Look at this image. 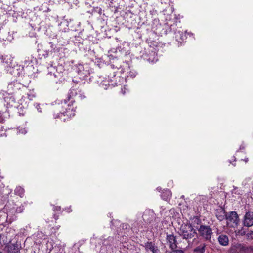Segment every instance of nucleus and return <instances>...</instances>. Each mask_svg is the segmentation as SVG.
Returning a JSON list of instances; mask_svg holds the SVG:
<instances>
[{
	"label": "nucleus",
	"instance_id": "1",
	"mask_svg": "<svg viewBox=\"0 0 253 253\" xmlns=\"http://www.w3.org/2000/svg\"><path fill=\"white\" fill-rule=\"evenodd\" d=\"M114 73H115V72H113V75L110 74L108 78L100 77L97 81L99 86L104 89H107L110 86L114 87L120 85V83L124 81L126 77L117 76L115 77L116 75L114 74Z\"/></svg>",
	"mask_w": 253,
	"mask_h": 253
},
{
	"label": "nucleus",
	"instance_id": "2",
	"mask_svg": "<svg viewBox=\"0 0 253 253\" xmlns=\"http://www.w3.org/2000/svg\"><path fill=\"white\" fill-rule=\"evenodd\" d=\"M0 63L14 75H20L23 69L20 66L13 62V58L11 55L0 56Z\"/></svg>",
	"mask_w": 253,
	"mask_h": 253
},
{
	"label": "nucleus",
	"instance_id": "3",
	"mask_svg": "<svg viewBox=\"0 0 253 253\" xmlns=\"http://www.w3.org/2000/svg\"><path fill=\"white\" fill-rule=\"evenodd\" d=\"M48 69V73L47 75L48 79L56 82L62 80L63 73L61 71L62 70L61 66H58L57 68H55L54 66H50Z\"/></svg>",
	"mask_w": 253,
	"mask_h": 253
},
{
	"label": "nucleus",
	"instance_id": "4",
	"mask_svg": "<svg viewBox=\"0 0 253 253\" xmlns=\"http://www.w3.org/2000/svg\"><path fill=\"white\" fill-rule=\"evenodd\" d=\"M196 234L195 230L190 224L182 225L180 229V234L183 239H190Z\"/></svg>",
	"mask_w": 253,
	"mask_h": 253
},
{
	"label": "nucleus",
	"instance_id": "5",
	"mask_svg": "<svg viewBox=\"0 0 253 253\" xmlns=\"http://www.w3.org/2000/svg\"><path fill=\"white\" fill-rule=\"evenodd\" d=\"M74 70L78 74L79 78L83 80L90 74L89 67L87 64H77L74 65Z\"/></svg>",
	"mask_w": 253,
	"mask_h": 253
},
{
	"label": "nucleus",
	"instance_id": "6",
	"mask_svg": "<svg viewBox=\"0 0 253 253\" xmlns=\"http://www.w3.org/2000/svg\"><path fill=\"white\" fill-rule=\"evenodd\" d=\"M198 233L205 240L210 241L213 234L212 229L210 226L201 225L197 228Z\"/></svg>",
	"mask_w": 253,
	"mask_h": 253
},
{
	"label": "nucleus",
	"instance_id": "7",
	"mask_svg": "<svg viewBox=\"0 0 253 253\" xmlns=\"http://www.w3.org/2000/svg\"><path fill=\"white\" fill-rule=\"evenodd\" d=\"M227 224L231 227H236L239 223V217L235 211H232L226 217Z\"/></svg>",
	"mask_w": 253,
	"mask_h": 253
},
{
	"label": "nucleus",
	"instance_id": "8",
	"mask_svg": "<svg viewBox=\"0 0 253 253\" xmlns=\"http://www.w3.org/2000/svg\"><path fill=\"white\" fill-rule=\"evenodd\" d=\"M62 108L65 109V111L62 110L60 111V114L61 115H63L64 116H67L68 117L71 118L75 115V110L72 106L67 104L65 102L64 105L62 106Z\"/></svg>",
	"mask_w": 253,
	"mask_h": 253
},
{
	"label": "nucleus",
	"instance_id": "9",
	"mask_svg": "<svg viewBox=\"0 0 253 253\" xmlns=\"http://www.w3.org/2000/svg\"><path fill=\"white\" fill-rule=\"evenodd\" d=\"M68 96L70 99L73 98L74 97H76L78 99L80 100H82L85 98V96L84 92L75 88H72L70 90Z\"/></svg>",
	"mask_w": 253,
	"mask_h": 253
},
{
	"label": "nucleus",
	"instance_id": "10",
	"mask_svg": "<svg viewBox=\"0 0 253 253\" xmlns=\"http://www.w3.org/2000/svg\"><path fill=\"white\" fill-rule=\"evenodd\" d=\"M20 248V243L16 242L15 243H9L7 246V251L8 253H19Z\"/></svg>",
	"mask_w": 253,
	"mask_h": 253
},
{
	"label": "nucleus",
	"instance_id": "11",
	"mask_svg": "<svg viewBox=\"0 0 253 253\" xmlns=\"http://www.w3.org/2000/svg\"><path fill=\"white\" fill-rule=\"evenodd\" d=\"M244 224L247 227L253 225V212L249 211L244 216Z\"/></svg>",
	"mask_w": 253,
	"mask_h": 253
},
{
	"label": "nucleus",
	"instance_id": "12",
	"mask_svg": "<svg viewBox=\"0 0 253 253\" xmlns=\"http://www.w3.org/2000/svg\"><path fill=\"white\" fill-rule=\"evenodd\" d=\"M4 100L6 103L5 105H6L7 107H16L15 99L12 95L6 94V95L4 97Z\"/></svg>",
	"mask_w": 253,
	"mask_h": 253
},
{
	"label": "nucleus",
	"instance_id": "13",
	"mask_svg": "<svg viewBox=\"0 0 253 253\" xmlns=\"http://www.w3.org/2000/svg\"><path fill=\"white\" fill-rule=\"evenodd\" d=\"M20 84L17 82H13L9 83L7 86V91L8 92L6 94H11L17 89Z\"/></svg>",
	"mask_w": 253,
	"mask_h": 253
},
{
	"label": "nucleus",
	"instance_id": "14",
	"mask_svg": "<svg viewBox=\"0 0 253 253\" xmlns=\"http://www.w3.org/2000/svg\"><path fill=\"white\" fill-rule=\"evenodd\" d=\"M167 240L168 244H169L171 249H173L176 248L177 246L176 241L175 237L173 235H168L167 236Z\"/></svg>",
	"mask_w": 253,
	"mask_h": 253
},
{
	"label": "nucleus",
	"instance_id": "15",
	"mask_svg": "<svg viewBox=\"0 0 253 253\" xmlns=\"http://www.w3.org/2000/svg\"><path fill=\"white\" fill-rule=\"evenodd\" d=\"M145 247L147 252L150 251L153 253H159V249L152 242L146 243Z\"/></svg>",
	"mask_w": 253,
	"mask_h": 253
},
{
	"label": "nucleus",
	"instance_id": "16",
	"mask_svg": "<svg viewBox=\"0 0 253 253\" xmlns=\"http://www.w3.org/2000/svg\"><path fill=\"white\" fill-rule=\"evenodd\" d=\"M176 40L179 42H184L187 38L185 32L178 31L175 32Z\"/></svg>",
	"mask_w": 253,
	"mask_h": 253
},
{
	"label": "nucleus",
	"instance_id": "17",
	"mask_svg": "<svg viewBox=\"0 0 253 253\" xmlns=\"http://www.w3.org/2000/svg\"><path fill=\"white\" fill-rule=\"evenodd\" d=\"M219 244L222 246H225L229 243V239L227 236L225 235H221L218 238Z\"/></svg>",
	"mask_w": 253,
	"mask_h": 253
},
{
	"label": "nucleus",
	"instance_id": "18",
	"mask_svg": "<svg viewBox=\"0 0 253 253\" xmlns=\"http://www.w3.org/2000/svg\"><path fill=\"white\" fill-rule=\"evenodd\" d=\"M173 12V8L169 7L164 11V14L166 16V20L169 21L172 19V13Z\"/></svg>",
	"mask_w": 253,
	"mask_h": 253
},
{
	"label": "nucleus",
	"instance_id": "19",
	"mask_svg": "<svg viewBox=\"0 0 253 253\" xmlns=\"http://www.w3.org/2000/svg\"><path fill=\"white\" fill-rule=\"evenodd\" d=\"M206 244L202 243L196 247L193 251L196 253H204L205 252Z\"/></svg>",
	"mask_w": 253,
	"mask_h": 253
},
{
	"label": "nucleus",
	"instance_id": "20",
	"mask_svg": "<svg viewBox=\"0 0 253 253\" xmlns=\"http://www.w3.org/2000/svg\"><path fill=\"white\" fill-rule=\"evenodd\" d=\"M171 196V193L170 191L169 190H165L161 194V197L163 199L165 200H167L170 198Z\"/></svg>",
	"mask_w": 253,
	"mask_h": 253
},
{
	"label": "nucleus",
	"instance_id": "21",
	"mask_svg": "<svg viewBox=\"0 0 253 253\" xmlns=\"http://www.w3.org/2000/svg\"><path fill=\"white\" fill-rule=\"evenodd\" d=\"M24 189L20 186L17 187L15 189V194L21 197H23L24 195Z\"/></svg>",
	"mask_w": 253,
	"mask_h": 253
},
{
	"label": "nucleus",
	"instance_id": "22",
	"mask_svg": "<svg viewBox=\"0 0 253 253\" xmlns=\"http://www.w3.org/2000/svg\"><path fill=\"white\" fill-rule=\"evenodd\" d=\"M157 58L155 56V52L154 51H152L150 54L149 57L147 59V60L151 63H154L157 61Z\"/></svg>",
	"mask_w": 253,
	"mask_h": 253
},
{
	"label": "nucleus",
	"instance_id": "23",
	"mask_svg": "<svg viewBox=\"0 0 253 253\" xmlns=\"http://www.w3.org/2000/svg\"><path fill=\"white\" fill-rule=\"evenodd\" d=\"M118 70H119L120 73L122 74L128 71V66L126 63H125L122 66H121L120 68H118Z\"/></svg>",
	"mask_w": 253,
	"mask_h": 253
},
{
	"label": "nucleus",
	"instance_id": "24",
	"mask_svg": "<svg viewBox=\"0 0 253 253\" xmlns=\"http://www.w3.org/2000/svg\"><path fill=\"white\" fill-rule=\"evenodd\" d=\"M27 129L25 127H18L17 128V133L25 134L27 133Z\"/></svg>",
	"mask_w": 253,
	"mask_h": 253
},
{
	"label": "nucleus",
	"instance_id": "25",
	"mask_svg": "<svg viewBox=\"0 0 253 253\" xmlns=\"http://www.w3.org/2000/svg\"><path fill=\"white\" fill-rule=\"evenodd\" d=\"M70 5L72 6L73 4L77 5L78 4V0H64Z\"/></svg>",
	"mask_w": 253,
	"mask_h": 253
},
{
	"label": "nucleus",
	"instance_id": "26",
	"mask_svg": "<svg viewBox=\"0 0 253 253\" xmlns=\"http://www.w3.org/2000/svg\"><path fill=\"white\" fill-rule=\"evenodd\" d=\"M136 75V72L135 71H130L129 75L127 76V78L130 77L131 78H134Z\"/></svg>",
	"mask_w": 253,
	"mask_h": 253
},
{
	"label": "nucleus",
	"instance_id": "27",
	"mask_svg": "<svg viewBox=\"0 0 253 253\" xmlns=\"http://www.w3.org/2000/svg\"><path fill=\"white\" fill-rule=\"evenodd\" d=\"M169 253H184L183 251L181 250H173L170 252Z\"/></svg>",
	"mask_w": 253,
	"mask_h": 253
},
{
	"label": "nucleus",
	"instance_id": "28",
	"mask_svg": "<svg viewBox=\"0 0 253 253\" xmlns=\"http://www.w3.org/2000/svg\"><path fill=\"white\" fill-rule=\"evenodd\" d=\"M35 107L36 108L37 110H38V111L39 112H42L41 108L40 107V104H35Z\"/></svg>",
	"mask_w": 253,
	"mask_h": 253
},
{
	"label": "nucleus",
	"instance_id": "29",
	"mask_svg": "<svg viewBox=\"0 0 253 253\" xmlns=\"http://www.w3.org/2000/svg\"><path fill=\"white\" fill-rule=\"evenodd\" d=\"M235 232H236V235H242L245 234V232L244 231H242L239 230L238 232H237V231H235Z\"/></svg>",
	"mask_w": 253,
	"mask_h": 253
},
{
	"label": "nucleus",
	"instance_id": "30",
	"mask_svg": "<svg viewBox=\"0 0 253 253\" xmlns=\"http://www.w3.org/2000/svg\"><path fill=\"white\" fill-rule=\"evenodd\" d=\"M28 98L29 99V100H32L33 98L34 97H35V95L33 94H28Z\"/></svg>",
	"mask_w": 253,
	"mask_h": 253
},
{
	"label": "nucleus",
	"instance_id": "31",
	"mask_svg": "<svg viewBox=\"0 0 253 253\" xmlns=\"http://www.w3.org/2000/svg\"><path fill=\"white\" fill-rule=\"evenodd\" d=\"M16 211L18 212H21L22 211V210L21 209V208L17 209H16Z\"/></svg>",
	"mask_w": 253,
	"mask_h": 253
},
{
	"label": "nucleus",
	"instance_id": "32",
	"mask_svg": "<svg viewBox=\"0 0 253 253\" xmlns=\"http://www.w3.org/2000/svg\"><path fill=\"white\" fill-rule=\"evenodd\" d=\"M60 210V207H56V209H54V210H56V211H59Z\"/></svg>",
	"mask_w": 253,
	"mask_h": 253
},
{
	"label": "nucleus",
	"instance_id": "33",
	"mask_svg": "<svg viewBox=\"0 0 253 253\" xmlns=\"http://www.w3.org/2000/svg\"><path fill=\"white\" fill-rule=\"evenodd\" d=\"M3 94L1 93V92H0V99H1V98L3 97Z\"/></svg>",
	"mask_w": 253,
	"mask_h": 253
},
{
	"label": "nucleus",
	"instance_id": "34",
	"mask_svg": "<svg viewBox=\"0 0 253 253\" xmlns=\"http://www.w3.org/2000/svg\"><path fill=\"white\" fill-rule=\"evenodd\" d=\"M60 117V116L59 115V114H57V115H55V118H59Z\"/></svg>",
	"mask_w": 253,
	"mask_h": 253
},
{
	"label": "nucleus",
	"instance_id": "35",
	"mask_svg": "<svg viewBox=\"0 0 253 253\" xmlns=\"http://www.w3.org/2000/svg\"><path fill=\"white\" fill-rule=\"evenodd\" d=\"M157 190H158V191H160V189H160V188L159 189V188H157Z\"/></svg>",
	"mask_w": 253,
	"mask_h": 253
},
{
	"label": "nucleus",
	"instance_id": "36",
	"mask_svg": "<svg viewBox=\"0 0 253 253\" xmlns=\"http://www.w3.org/2000/svg\"><path fill=\"white\" fill-rule=\"evenodd\" d=\"M1 114H2V113L1 111H0V117L1 116Z\"/></svg>",
	"mask_w": 253,
	"mask_h": 253
},
{
	"label": "nucleus",
	"instance_id": "37",
	"mask_svg": "<svg viewBox=\"0 0 253 253\" xmlns=\"http://www.w3.org/2000/svg\"><path fill=\"white\" fill-rule=\"evenodd\" d=\"M219 218V219H220V220H222V218L221 217L220 218Z\"/></svg>",
	"mask_w": 253,
	"mask_h": 253
},
{
	"label": "nucleus",
	"instance_id": "38",
	"mask_svg": "<svg viewBox=\"0 0 253 253\" xmlns=\"http://www.w3.org/2000/svg\"><path fill=\"white\" fill-rule=\"evenodd\" d=\"M122 93H123V94H125V92L122 90Z\"/></svg>",
	"mask_w": 253,
	"mask_h": 253
},
{
	"label": "nucleus",
	"instance_id": "39",
	"mask_svg": "<svg viewBox=\"0 0 253 253\" xmlns=\"http://www.w3.org/2000/svg\"><path fill=\"white\" fill-rule=\"evenodd\" d=\"M34 253H36L34 252Z\"/></svg>",
	"mask_w": 253,
	"mask_h": 253
}]
</instances>
